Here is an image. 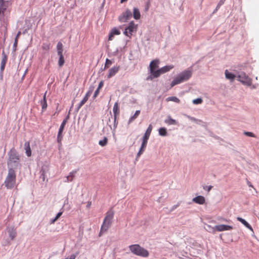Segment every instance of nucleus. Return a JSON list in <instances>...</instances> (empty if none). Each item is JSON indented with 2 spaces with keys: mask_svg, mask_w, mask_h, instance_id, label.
<instances>
[{
  "mask_svg": "<svg viewBox=\"0 0 259 259\" xmlns=\"http://www.w3.org/2000/svg\"><path fill=\"white\" fill-rule=\"evenodd\" d=\"M192 71L191 69H188L180 73L171 83V87L188 80L192 76Z\"/></svg>",
  "mask_w": 259,
  "mask_h": 259,
  "instance_id": "nucleus-1",
  "label": "nucleus"
},
{
  "mask_svg": "<svg viewBox=\"0 0 259 259\" xmlns=\"http://www.w3.org/2000/svg\"><path fill=\"white\" fill-rule=\"evenodd\" d=\"M114 214V211L112 209H110L106 213L105 217L104 219L103 224L101 228L100 235H101L102 233L106 232L110 228L112 224Z\"/></svg>",
  "mask_w": 259,
  "mask_h": 259,
  "instance_id": "nucleus-2",
  "label": "nucleus"
},
{
  "mask_svg": "<svg viewBox=\"0 0 259 259\" xmlns=\"http://www.w3.org/2000/svg\"><path fill=\"white\" fill-rule=\"evenodd\" d=\"M16 175L14 169L9 168L8 175L5 181L6 187L8 189L14 188L16 184Z\"/></svg>",
  "mask_w": 259,
  "mask_h": 259,
  "instance_id": "nucleus-3",
  "label": "nucleus"
},
{
  "mask_svg": "<svg viewBox=\"0 0 259 259\" xmlns=\"http://www.w3.org/2000/svg\"><path fill=\"white\" fill-rule=\"evenodd\" d=\"M131 252L138 256L147 257L149 256V252L146 249L140 246L139 244L131 245L129 246Z\"/></svg>",
  "mask_w": 259,
  "mask_h": 259,
  "instance_id": "nucleus-4",
  "label": "nucleus"
},
{
  "mask_svg": "<svg viewBox=\"0 0 259 259\" xmlns=\"http://www.w3.org/2000/svg\"><path fill=\"white\" fill-rule=\"evenodd\" d=\"M138 29V25L135 24L133 21H132L128 24V25L125 28L123 33L125 35L131 38L133 33H136Z\"/></svg>",
  "mask_w": 259,
  "mask_h": 259,
  "instance_id": "nucleus-5",
  "label": "nucleus"
},
{
  "mask_svg": "<svg viewBox=\"0 0 259 259\" xmlns=\"http://www.w3.org/2000/svg\"><path fill=\"white\" fill-rule=\"evenodd\" d=\"M10 5V3L9 1L5 0H0V19H4L5 16V12Z\"/></svg>",
  "mask_w": 259,
  "mask_h": 259,
  "instance_id": "nucleus-6",
  "label": "nucleus"
},
{
  "mask_svg": "<svg viewBox=\"0 0 259 259\" xmlns=\"http://www.w3.org/2000/svg\"><path fill=\"white\" fill-rule=\"evenodd\" d=\"M132 16L131 11L129 9L126 10L120 15L118 16V21L121 23H124L127 21Z\"/></svg>",
  "mask_w": 259,
  "mask_h": 259,
  "instance_id": "nucleus-7",
  "label": "nucleus"
},
{
  "mask_svg": "<svg viewBox=\"0 0 259 259\" xmlns=\"http://www.w3.org/2000/svg\"><path fill=\"white\" fill-rule=\"evenodd\" d=\"M238 80L243 84L250 85L252 83L251 79L248 77L245 73H241L238 76Z\"/></svg>",
  "mask_w": 259,
  "mask_h": 259,
  "instance_id": "nucleus-8",
  "label": "nucleus"
},
{
  "mask_svg": "<svg viewBox=\"0 0 259 259\" xmlns=\"http://www.w3.org/2000/svg\"><path fill=\"white\" fill-rule=\"evenodd\" d=\"M174 66L172 65L165 66L159 69L156 70L154 72V78L159 77L161 74L168 72L171 69L174 68Z\"/></svg>",
  "mask_w": 259,
  "mask_h": 259,
  "instance_id": "nucleus-9",
  "label": "nucleus"
},
{
  "mask_svg": "<svg viewBox=\"0 0 259 259\" xmlns=\"http://www.w3.org/2000/svg\"><path fill=\"white\" fill-rule=\"evenodd\" d=\"M69 118V116H67L63 121V122H62L60 126V128H59V132H58V136H57V141L59 143H61V141L63 139V136H62V132L64 130V127L68 121V119Z\"/></svg>",
  "mask_w": 259,
  "mask_h": 259,
  "instance_id": "nucleus-10",
  "label": "nucleus"
},
{
  "mask_svg": "<svg viewBox=\"0 0 259 259\" xmlns=\"http://www.w3.org/2000/svg\"><path fill=\"white\" fill-rule=\"evenodd\" d=\"M159 60L158 59H155L152 60L149 65L150 71L153 77L154 78V72H156L155 69L158 68L159 67Z\"/></svg>",
  "mask_w": 259,
  "mask_h": 259,
  "instance_id": "nucleus-11",
  "label": "nucleus"
},
{
  "mask_svg": "<svg viewBox=\"0 0 259 259\" xmlns=\"http://www.w3.org/2000/svg\"><path fill=\"white\" fill-rule=\"evenodd\" d=\"M113 112L114 113V126L115 127H116L117 123H118V122L116 120H117V117L119 115V108L118 102H115L114 103V106L113 108Z\"/></svg>",
  "mask_w": 259,
  "mask_h": 259,
  "instance_id": "nucleus-12",
  "label": "nucleus"
},
{
  "mask_svg": "<svg viewBox=\"0 0 259 259\" xmlns=\"http://www.w3.org/2000/svg\"><path fill=\"white\" fill-rule=\"evenodd\" d=\"M19 161V156L16 153H12L10 155L8 164L11 165L13 163H18Z\"/></svg>",
  "mask_w": 259,
  "mask_h": 259,
  "instance_id": "nucleus-13",
  "label": "nucleus"
},
{
  "mask_svg": "<svg viewBox=\"0 0 259 259\" xmlns=\"http://www.w3.org/2000/svg\"><path fill=\"white\" fill-rule=\"evenodd\" d=\"M148 139H149V138H145V137H143V139H142V143L141 147L140 148V149L139 152L137 154V158L141 156V155L145 151L146 147L147 146Z\"/></svg>",
  "mask_w": 259,
  "mask_h": 259,
  "instance_id": "nucleus-14",
  "label": "nucleus"
},
{
  "mask_svg": "<svg viewBox=\"0 0 259 259\" xmlns=\"http://www.w3.org/2000/svg\"><path fill=\"white\" fill-rule=\"evenodd\" d=\"M214 229L219 232L231 230L233 229V227L231 226L226 225H219L215 226Z\"/></svg>",
  "mask_w": 259,
  "mask_h": 259,
  "instance_id": "nucleus-15",
  "label": "nucleus"
},
{
  "mask_svg": "<svg viewBox=\"0 0 259 259\" xmlns=\"http://www.w3.org/2000/svg\"><path fill=\"white\" fill-rule=\"evenodd\" d=\"M120 66H113L109 70V73L107 75L108 78H110L112 76H114L119 71Z\"/></svg>",
  "mask_w": 259,
  "mask_h": 259,
  "instance_id": "nucleus-16",
  "label": "nucleus"
},
{
  "mask_svg": "<svg viewBox=\"0 0 259 259\" xmlns=\"http://www.w3.org/2000/svg\"><path fill=\"white\" fill-rule=\"evenodd\" d=\"M92 93V91H89L86 93L83 99L81 101V102L79 104L78 106V109L80 108L87 102V101L89 99V98L91 95Z\"/></svg>",
  "mask_w": 259,
  "mask_h": 259,
  "instance_id": "nucleus-17",
  "label": "nucleus"
},
{
  "mask_svg": "<svg viewBox=\"0 0 259 259\" xmlns=\"http://www.w3.org/2000/svg\"><path fill=\"white\" fill-rule=\"evenodd\" d=\"M120 34V31L116 27H114L112 29L109 35V40H112L113 37L115 35H119Z\"/></svg>",
  "mask_w": 259,
  "mask_h": 259,
  "instance_id": "nucleus-18",
  "label": "nucleus"
},
{
  "mask_svg": "<svg viewBox=\"0 0 259 259\" xmlns=\"http://www.w3.org/2000/svg\"><path fill=\"white\" fill-rule=\"evenodd\" d=\"M192 201L199 204H203L205 203V198L202 196H198L194 198Z\"/></svg>",
  "mask_w": 259,
  "mask_h": 259,
  "instance_id": "nucleus-19",
  "label": "nucleus"
},
{
  "mask_svg": "<svg viewBox=\"0 0 259 259\" xmlns=\"http://www.w3.org/2000/svg\"><path fill=\"white\" fill-rule=\"evenodd\" d=\"M24 149L25 153L28 157L31 156V150L30 146V143L29 141H26L24 143Z\"/></svg>",
  "mask_w": 259,
  "mask_h": 259,
  "instance_id": "nucleus-20",
  "label": "nucleus"
},
{
  "mask_svg": "<svg viewBox=\"0 0 259 259\" xmlns=\"http://www.w3.org/2000/svg\"><path fill=\"white\" fill-rule=\"evenodd\" d=\"M7 60V57L6 54H5L4 52L3 53V58L1 61V72H3V70L5 69L6 64Z\"/></svg>",
  "mask_w": 259,
  "mask_h": 259,
  "instance_id": "nucleus-21",
  "label": "nucleus"
},
{
  "mask_svg": "<svg viewBox=\"0 0 259 259\" xmlns=\"http://www.w3.org/2000/svg\"><path fill=\"white\" fill-rule=\"evenodd\" d=\"M46 94L47 92L45 93V95L43 97V99L40 101V104L42 106V110L44 111L45 110L48 106L47 103V99H46Z\"/></svg>",
  "mask_w": 259,
  "mask_h": 259,
  "instance_id": "nucleus-22",
  "label": "nucleus"
},
{
  "mask_svg": "<svg viewBox=\"0 0 259 259\" xmlns=\"http://www.w3.org/2000/svg\"><path fill=\"white\" fill-rule=\"evenodd\" d=\"M237 220L241 222L242 224H243L246 228L249 229L250 230L252 231V227L244 219L240 217H237Z\"/></svg>",
  "mask_w": 259,
  "mask_h": 259,
  "instance_id": "nucleus-23",
  "label": "nucleus"
},
{
  "mask_svg": "<svg viewBox=\"0 0 259 259\" xmlns=\"http://www.w3.org/2000/svg\"><path fill=\"white\" fill-rule=\"evenodd\" d=\"M133 17L136 20H139L141 18L140 11L137 8H134L133 9Z\"/></svg>",
  "mask_w": 259,
  "mask_h": 259,
  "instance_id": "nucleus-24",
  "label": "nucleus"
},
{
  "mask_svg": "<svg viewBox=\"0 0 259 259\" xmlns=\"http://www.w3.org/2000/svg\"><path fill=\"white\" fill-rule=\"evenodd\" d=\"M57 53L59 56L63 55V46L62 42H59L57 45Z\"/></svg>",
  "mask_w": 259,
  "mask_h": 259,
  "instance_id": "nucleus-25",
  "label": "nucleus"
},
{
  "mask_svg": "<svg viewBox=\"0 0 259 259\" xmlns=\"http://www.w3.org/2000/svg\"><path fill=\"white\" fill-rule=\"evenodd\" d=\"M140 110H137L134 115L131 116L128 121V123L130 124L131 122H132L134 120H135L140 115Z\"/></svg>",
  "mask_w": 259,
  "mask_h": 259,
  "instance_id": "nucleus-26",
  "label": "nucleus"
},
{
  "mask_svg": "<svg viewBox=\"0 0 259 259\" xmlns=\"http://www.w3.org/2000/svg\"><path fill=\"white\" fill-rule=\"evenodd\" d=\"M152 130V126L151 124H150L147 129L146 133H145V135L144 136V137L149 138V137L150 136V134L151 133Z\"/></svg>",
  "mask_w": 259,
  "mask_h": 259,
  "instance_id": "nucleus-27",
  "label": "nucleus"
},
{
  "mask_svg": "<svg viewBox=\"0 0 259 259\" xmlns=\"http://www.w3.org/2000/svg\"><path fill=\"white\" fill-rule=\"evenodd\" d=\"M225 76L227 79H229L231 80H234L235 77L234 74L229 72L227 70L225 71Z\"/></svg>",
  "mask_w": 259,
  "mask_h": 259,
  "instance_id": "nucleus-28",
  "label": "nucleus"
},
{
  "mask_svg": "<svg viewBox=\"0 0 259 259\" xmlns=\"http://www.w3.org/2000/svg\"><path fill=\"white\" fill-rule=\"evenodd\" d=\"M165 122L169 125L177 124L176 121L175 119H172L170 116H168L167 119L165 120Z\"/></svg>",
  "mask_w": 259,
  "mask_h": 259,
  "instance_id": "nucleus-29",
  "label": "nucleus"
},
{
  "mask_svg": "<svg viewBox=\"0 0 259 259\" xmlns=\"http://www.w3.org/2000/svg\"><path fill=\"white\" fill-rule=\"evenodd\" d=\"M166 101H173L176 103H179L180 100L176 97H170L166 99Z\"/></svg>",
  "mask_w": 259,
  "mask_h": 259,
  "instance_id": "nucleus-30",
  "label": "nucleus"
},
{
  "mask_svg": "<svg viewBox=\"0 0 259 259\" xmlns=\"http://www.w3.org/2000/svg\"><path fill=\"white\" fill-rule=\"evenodd\" d=\"M159 134L162 136H165L167 134L166 129L164 127H161L159 129Z\"/></svg>",
  "mask_w": 259,
  "mask_h": 259,
  "instance_id": "nucleus-31",
  "label": "nucleus"
},
{
  "mask_svg": "<svg viewBox=\"0 0 259 259\" xmlns=\"http://www.w3.org/2000/svg\"><path fill=\"white\" fill-rule=\"evenodd\" d=\"M59 56V61H58V65H59V67H62L64 65V62H65L64 56H63V55Z\"/></svg>",
  "mask_w": 259,
  "mask_h": 259,
  "instance_id": "nucleus-32",
  "label": "nucleus"
},
{
  "mask_svg": "<svg viewBox=\"0 0 259 259\" xmlns=\"http://www.w3.org/2000/svg\"><path fill=\"white\" fill-rule=\"evenodd\" d=\"M112 64V61L109 59H106L104 66V69L108 68Z\"/></svg>",
  "mask_w": 259,
  "mask_h": 259,
  "instance_id": "nucleus-33",
  "label": "nucleus"
},
{
  "mask_svg": "<svg viewBox=\"0 0 259 259\" xmlns=\"http://www.w3.org/2000/svg\"><path fill=\"white\" fill-rule=\"evenodd\" d=\"M108 142V139L106 137H104L103 140H100L99 142V144L101 146H105L107 145Z\"/></svg>",
  "mask_w": 259,
  "mask_h": 259,
  "instance_id": "nucleus-34",
  "label": "nucleus"
},
{
  "mask_svg": "<svg viewBox=\"0 0 259 259\" xmlns=\"http://www.w3.org/2000/svg\"><path fill=\"white\" fill-rule=\"evenodd\" d=\"M76 172V171L74 172H71L69 174V175L67 177V181H72L73 179V178L74 177V174Z\"/></svg>",
  "mask_w": 259,
  "mask_h": 259,
  "instance_id": "nucleus-35",
  "label": "nucleus"
},
{
  "mask_svg": "<svg viewBox=\"0 0 259 259\" xmlns=\"http://www.w3.org/2000/svg\"><path fill=\"white\" fill-rule=\"evenodd\" d=\"M42 49L46 51H48L50 49V45L49 44H43Z\"/></svg>",
  "mask_w": 259,
  "mask_h": 259,
  "instance_id": "nucleus-36",
  "label": "nucleus"
},
{
  "mask_svg": "<svg viewBox=\"0 0 259 259\" xmlns=\"http://www.w3.org/2000/svg\"><path fill=\"white\" fill-rule=\"evenodd\" d=\"M202 99L201 98H197L193 100V103L194 104H199L202 103Z\"/></svg>",
  "mask_w": 259,
  "mask_h": 259,
  "instance_id": "nucleus-37",
  "label": "nucleus"
},
{
  "mask_svg": "<svg viewBox=\"0 0 259 259\" xmlns=\"http://www.w3.org/2000/svg\"><path fill=\"white\" fill-rule=\"evenodd\" d=\"M244 134L248 137H254V138L256 137L255 135L253 133H251V132H244Z\"/></svg>",
  "mask_w": 259,
  "mask_h": 259,
  "instance_id": "nucleus-38",
  "label": "nucleus"
},
{
  "mask_svg": "<svg viewBox=\"0 0 259 259\" xmlns=\"http://www.w3.org/2000/svg\"><path fill=\"white\" fill-rule=\"evenodd\" d=\"M9 235L11 237V239H13L16 236V233L13 231H11L9 232Z\"/></svg>",
  "mask_w": 259,
  "mask_h": 259,
  "instance_id": "nucleus-39",
  "label": "nucleus"
},
{
  "mask_svg": "<svg viewBox=\"0 0 259 259\" xmlns=\"http://www.w3.org/2000/svg\"><path fill=\"white\" fill-rule=\"evenodd\" d=\"M212 188V186H205L204 187V189L205 190H207L208 192H209Z\"/></svg>",
  "mask_w": 259,
  "mask_h": 259,
  "instance_id": "nucleus-40",
  "label": "nucleus"
},
{
  "mask_svg": "<svg viewBox=\"0 0 259 259\" xmlns=\"http://www.w3.org/2000/svg\"><path fill=\"white\" fill-rule=\"evenodd\" d=\"M99 91H100V90H99V89L96 90V91H95L94 95V98H96L98 96V95L99 94Z\"/></svg>",
  "mask_w": 259,
  "mask_h": 259,
  "instance_id": "nucleus-41",
  "label": "nucleus"
},
{
  "mask_svg": "<svg viewBox=\"0 0 259 259\" xmlns=\"http://www.w3.org/2000/svg\"><path fill=\"white\" fill-rule=\"evenodd\" d=\"M103 86V82L102 81L99 83L98 88L97 89L100 90V89L102 88Z\"/></svg>",
  "mask_w": 259,
  "mask_h": 259,
  "instance_id": "nucleus-42",
  "label": "nucleus"
},
{
  "mask_svg": "<svg viewBox=\"0 0 259 259\" xmlns=\"http://www.w3.org/2000/svg\"><path fill=\"white\" fill-rule=\"evenodd\" d=\"M18 39H15V42L14 43V48H16L17 47V44H18Z\"/></svg>",
  "mask_w": 259,
  "mask_h": 259,
  "instance_id": "nucleus-43",
  "label": "nucleus"
},
{
  "mask_svg": "<svg viewBox=\"0 0 259 259\" xmlns=\"http://www.w3.org/2000/svg\"><path fill=\"white\" fill-rule=\"evenodd\" d=\"M21 34V31H19L17 34L15 39H17L18 40V38H19V36H20Z\"/></svg>",
  "mask_w": 259,
  "mask_h": 259,
  "instance_id": "nucleus-44",
  "label": "nucleus"
},
{
  "mask_svg": "<svg viewBox=\"0 0 259 259\" xmlns=\"http://www.w3.org/2000/svg\"><path fill=\"white\" fill-rule=\"evenodd\" d=\"M62 212H59V213H58V214L56 216V219H58L60 217V216L62 215Z\"/></svg>",
  "mask_w": 259,
  "mask_h": 259,
  "instance_id": "nucleus-45",
  "label": "nucleus"
},
{
  "mask_svg": "<svg viewBox=\"0 0 259 259\" xmlns=\"http://www.w3.org/2000/svg\"><path fill=\"white\" fill-rule=\"evenodd\" d=\"M75 255L74 254H72L70 256V258H65V259H75Z\"/></svg>",
  "mask_w": 259,
  "mask_h": 259,
  "instance_id": "nucleus-46",
  "label": "nucleus"
},
{
  "mask_svg": "<svg viewBox=\"0 0 259 259\" xmlns=\"http://www.w3.org/2000/svg\"><path fill=\"white\" fill-rule=\"evenodd\" d=\"M57 220H58V219H56V217H55L54 219L51 220V223L52 224L54 223Z\"/></svg>",
  "mask_w": 259,
  "mask_h": 259,
  "instance_id": "nucleus-47",
  "label": "nucleus"
},
{
  "mask_svg": "<svg viewBox=\"0 0 259 259\" xmlns=\"http://www.w3.org/2000/svg\"><path fill=\"white\" fill-rule=\"evenodd\" d=\"M91 202H88V204H87V206L88 207H90V206H91Z\"/></svg>",
  "mask_w": 259,
  "mask_h": 259,
  "instance_id": "nucleus-48",
  "label": "nucleus"
},
{
  "mask_svg": "<svg viewBox=\"0 0 259 259\" xmlns=\"http://www.w3.org/2000/svg\"><path fill=\"white\" fill-rule=\"evenodd\" d=\"M127 1V0H121V1H120V3H124V2H125Z\"/></svg>",
  "mask_w": 259,
  "mask_h": 259,
  "instance_id": "nucleus-49",
  "label": "nucleus"
},
{
  "mask_svg": "<svg viewBox=\"0 0 259 259\" xmlns=\"http://www.w3.org/2000/svg\"><path fill=\"white\" fill-rule=\"evenodd\" d=\"M248 185H249V187H252V185L251 184H250V183H248Z\"/></svg>",
  "mask_w": 259,
  "mask_h": 259,
  "instance_id": "nucleus-50",
  "label": "nucleus"
}]
</instances>
